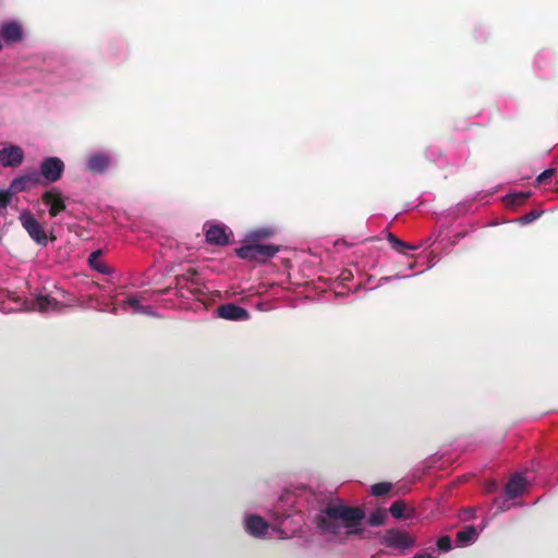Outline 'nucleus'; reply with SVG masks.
I'll return each instance as SVG.
<instances>
[{"mask_svg": "<svg viewBox=\"0 0 558 558\" xmlns=\"http://www.w3.org/2000/svg\"><path fill=\"white\" fill-rule=\"evenodd\" d=\"M324 513L331 519L341 520L344 527L349 529L348 534L362 532L360 529L355 530L365 517V512L362 508L336 504L328 505Z\"/></svg>", "mask_w": 558, "mask_h": 558, "instance_id": "obj_1", "label": "nucleus"}, {"mask_svg": "<svg viewBox=\"0 0 558 558\" xmlns=\"http://www.w3.org/2000/svg\"><path fill=\"white\" fill-rule=\"evenodd\" d=\"M280 247L275 244H260L257 242H251L246 245L235 248L238 257L246 260H253L257 263H266L268 259L274 257Z\"/></svg>", "mask_w": 558, "mask_h": 558, "instance_id": "obj_2", "label": "nucleus"}, {"mask_svg": "<svg viewBox=\"0 0 558 558\" xmlns=\"http://www.w3.org/2000/svg\"><path fill=\"white\" fill-rule=\"evenodd\" d=\"M383 543L389 548L407 550L415 546V538L405 531L389 529L384 535Z\"/></svg>", "mask_w": 558, "mask_h": 558, "instance_id": "obj_3", "label": "nucleus"}, {"mask_svg": "<svg viewBox=\"0 0 558 558\" xmlns=\"http://www.w3.org/2000/svg\"><path fill=\"white\" fill-rule=\"evenodd\" d=\"M20 221L23 228L27 231L29 236L38 244H47V235L43 226L34 218L28 211L24 210L20 215Z\"/></svg>", "mask_w": 558, "mask_h": 558, "instance_id": "obj_4", "label": "nucleus"}, {"mask_svg": "<svg viewBox=\"0 0 558 558\" xmlns=\"http://www.w3.org/2000/svg\"><path fill=\"white\" fill-rule=\"evenodd\" d=\"M39 170L47 183H53L62 177L64 162L58 157H47L40 162Z\"/></svg>", "mask_w": 558, "mask_h": 558, "instance_id": "obj_5", "label": "nucleus"}, {"mask_svg": "<svg viewBox=\"0 0 558 558\" xmlns=\"http://www.w3.org/2000/svg\"><path fill=\"white\" fill-rule=\"evenodd\" d=\"M23 149L16 145H9L0 149V165L9 168H16L24 161Z\"/></svg>", "mask_w": 558, "mask_h": 558, "instance_id": "obj_6", "label": "nucleus"}, {"mask_svg": "<svg viewBox=\"0 0 558 558\" xmlns=\"http://www.w3.org/2000/svg\"><path fill=\"white\" fill-rule=\"evenodd\" d=\"M1 39L10 45L20 43L24 37V29L17 21H7L0 25Z\"/></svg>", "mask_w": 558, "mask_h": 558, "instance_id": "obj_7", "label": "nucleus"}, {"mask_svg": "<svg viewBox=\"0 0 558 558\" xmlns=\"http://www.w3.org/2000/svg\"><path fill=\"white\" fill-rule=\"evenodd\" d=\"M64 308V305L57 301L54 298L49 295H36L31 300V305L27 306L29 311H37L39 313H48V312H60Z\"/></svg>", "mask_w": 558, "mask_h": 558, "instance_id": "obj_8", "label": "nucleus"}, {"mask_svg": "<svg viewBox=\"0 0 558 558\" xmlns=\"http://www.w3.org/2000/svg\"><path fill=\"white\" fill-rule=\"evenodd\" d=\"M41 201L45 205L49 206V215L51 217H57L66 208L60 191L54 187L46 191L41 195Z\"/></svg>", "mask_w": 558, "mask_h": 558, "instance_id": "obj_9", "label": "nucleus"}, {"mask_svg": "<svg viewBox=\"0 0 558 558\" xmlns=\"http://www.w3.org/2000/svg\"><path fill=\"white\" fill-rule=\"evenodd\" d=\"M111 165V157L106 153H95L87 157L86 170L94 174L104 173Z\"/></svg>", "mask_w": 558, "mask_h": 558, "instance_id": "obj_10", "label": "nucleus"}, {"mask_svg": "<svg viewBox=\"0 0 558 558\" xmlns=\"http://www.w3.org/2000/svg\"><path fill=\"white\" fill-rule=\"evenodd\" d=\"M218 315L221 318L229 320H245L250 317L248 312L234 303H226L217 308Z\"/></svg>", "mask_w": 558, "mask_h": 558, "instance_id": "obj_11", "label": "nucleus"}, {"mask_svg": "<svg viewBox=\"0 0 558 558\" xmlns=\"http://www.w3.org/2000/svg\"><path fill=\"white\" fill-rule=\"evenodd\" d=\"M39 183V174L37 172L28 173L25 175H20L15 178L10 186L9 190L12 194L20 193L23 191H26L32 185H36Z\"/></svg>", "mask_w": 558, "mask_h": 558, "instance_id": "obj_12", "label": "nucleus"}, {"mask_svg": "<svg viewBox=\"0 0 558 558\" xmlns=\"http://www.w3.org/2000/svg\"><path fill=\"white\" fill-rule=\"evenodd\" d=\"M206 241L214 245H226L229 242L226 228L222 226L214 225L206 231Z\"/></svg>", "mask_w": 558, "mask_h": 558, "instance_id": "obj_13", "label": "nucleus"}, {"mask_svg": "<svg viewBox=\"0 0 558 558\" xmlns=\"http://www.w3.org/2000/svg\"><path fill=\"white\" fill-rule=\"evenodd\" d=\"M268 527V523L259 515L252 514L246 518V530L254 536L265 535Z\"/></svg>", "mask_w": 558, "mask_h": 558, "instance_id": "obj_14", "label": "nucleus"}, {"mask_svg": "<svg viewBox=\"0 0 558 558\" xmlns=\"http://www.w3.org/2000/svg\"><path fill=\"white\" fill-rule=\"evenodd\" d=\"M338 519H331L327 514H318L315 518V522L323 532H328L333 535H338L341 530V525L337 523Z\"/></svg>", "mask_w": 558, "mask_h": 558, "instance_id": "obj_15", "label": "nucleus"}, {"mask_svg": "<svg viewBox=\"0 0 558 558\" xmlns=\"http://www.w3.org/2000/svg\"><path fill=\"white\" fill-rule=\"evenodd\" d=\"M525 480L520 474H514L505 487V493L510 498L518 497L524 489Z\"/></svg>", "mask_w": 558, "mask_h": 558, "instance_id": "obj_16", "label": "nucleus"}, {"mask_svg": "<svg viewBox=\"0 0 558 558\" xmlns=\"http://www.w3.org/2000/svg\"><path fill=\"white\" fill-rule=\"evenodd\" d=\"M389 512L396 519H412L415 515V509L408 508L405 502L402 500L392 502L389 508Z\"/></svg>", "mask_w": 558, "mask_h": 558, "instance_id": "obj_17", "label": "nucleus"}, {"mask_svg": "<svg viewBox=\"0 0 558 558\" xmlns=\"http://www.w3.org/2000/svg\"><path fill=\"white\" fill-rule=\"evenodd\" d=\"M101 255L100 250L93 252L88 257V264L93 269L106 275L110 272V267L100 260Z\"/></svg>", "mask_w": 558, "mask_h": 558, "instance_id": "obj_18", "label": "nucleus"}, {"mask_svg": "<svg viewBox=\"0 0 558 558\" xmlns=\"http://www.w3.org/2000/svg\"><path fill=\"white\" fill-rule=\"evenodd\" d=\"M387 240L392 245V248L397 251L398 253L404 254L407 250H416L418 248V245H412L409 243H405L398 239L393 233L389 232L387 234Z\"/></svg>", "mask_w": 558, "mask_h": 558, "instance_id": "obj_19", "label": "nucleus"}, {"mask_svg": "<svg viewBox=\"0 0 558 558\" xmlns=\"http://www.w3.org/2000/svg\"><path fill=\"white\" fill-rule=\"evenodd\" d=\"M475 535H476L475 527L473 525H469L465 529L459 531L457 533L456 537H457V542H459L461 544H468L474 539Z\"/></svg>", "mask_w": 558, "mask_h": 558, "instance_id": "obj_20", "label": "nucleus"}, {"mask_svg": "<svg viewBox=\"0 0 558 558\" xmlns=\"http://www.w3.org/2000/svg\"><path fill=\"white\" fill-rule=\"evenodd\" d=\"M392 489V484L388 482H380L372 485L371 492L372 495L376 497H381L387 495Z\"/></svg>", "mask_w": 558, "mask_h": 558, "instance_id": "obj_21", "label": "nucleus"}, {"mask_svg": "<svg viewBox=\"0 0 558 558\" xmlns=\"http://www.w3.org/2000/svg\"><path fill=\"white\" fill-rule=\"evenodd\" d=\"M198 275L195 268H190L185 272L175 277L177 283L181 287L187 282H195V277Z\"/></svg>", "mask_w": 558, "mask_h": 558, "instance_id": "obj_22", "label": "nucleus"}, {"mask_svg": "<svg viewBox=\"0 0 558 558\" xmlns=\"http://www.w3.org/2000/svg\"><path fill=\"white\" fill-rule=\"evenodd\" d=\"M387 519V512L385 509H379L375 512H372L369 518H368V523L372 525V526H379V525H383L385 523Z\"/></svg>", "mask_w": 558, "mask_h": 558, "instance_id": "obj_23", "label": "nucleus"}, {"mask_svg": "<svg viewBox=\"0 0 558 558\" xmlns=\"http://www.w3.org/2000/svg\"><path fill=\"white\" fill-rule=\"evenodd\" d=\"M530 197V193L519 192L507 195L506 199L511 206L522 205Z\"/></svg>", "mask_w": 558, "mask_h": 558, "instance_id": "obj_24", "label": "nucleus"}, {"mask_svg": "<svg viewBox=\"0 0 558 558\" xmlns=\"http://www.w3.org/2000/svg\"><path fill=\"white\" fill-rule=\"evenodd\" d=\"M272 231L269 229H259L250 233L248 239L251 242H257L260 239H267L271 236Z\"/></svg>", "mask_w": 558, "mask_h": 558, "instance_id": "obj_25", "label": "nucleus"}, {"mask_svg": "<svg viewBox=\"0 0 558 558\" xmlns=\"http://www.w3.org/2000/svg\"><path fill=\"white\" fill-rule=\"evenodd\" d=\"M12 196L13 194L9 189L0 190V209H5L10 205Z\"/></svg>", "mask_w": 558, "mask_h": 558, "instance_id": "obj_26", "label": "nucleus"}, {"mask_svg": "<svg viewBox=\"0 0 558 558\" xmlns=\"http://www.w3.org/2000/svg\"><path fill=\"white\" fill-rule=\"evenodd\" d=\"M437 547L441 551H449L451 549V539L449 536L445 535L438 538Z\"/></svg>", "mask_w": 558, "mask_h": 558, "instance_id": "obj_27", "label": "nucleus"}, {"mask_svg": "<svg viewBox=\"0 0 558 558\" xmlns=\"http://www.w3.org/2000/svg\"><path fill=\"white\" fill-rule=\"evenodd\" d=\"M538 217H539V213L532 210V211L523 215L522 217H520L519 221L523 225H526V223L534 221Z\"/></svg>", "mask_w": 558, "mask_h": 558, "instance_id": "obj_28", "label": "nucleus"}, {"mask_svg": "<svg viewBox=\"0 0 558 558\" xmlns=\"http://www.w3.org/2000/svg\"><path fill=\"white\" fill-rule=\"evenodd\" d=\"M125 303L132 307L135 313L144 312V307L141 306L140 301L134 296L129 298Z\"/></svg>", "mask_w": 558, "mask_h": 558, "instance_id": "obj_29", "label": "nucleus"}, {"mask_svg": "<svg viewBox=\"0 0 558 558\" xmlns=\"http://www.w3.org/2000/svg\"><path fill=\"white\" fill-rule=\"evenodd\" d=\"M555 173V169H547L545 171H543L537 178H536V183L538 185L543 184L546 182L547 179H549L550 177H553V174Z\"/></svg>", "mask_w": 558, "mask_h": 558, "instance_id": "obj_30", "label": "nucleus"}, {"mask_svg": "<svg viewBox=\"0 0 558 558\" xmlns=\"http://www.w3.org/2000/svg\"><path fill=\"white\" fill-rule=\"evenodd\" d=\"M412 558H434L430 554H416Z\"/></svg>", "mask_w": 558, "mask_h": 558, "instance_id": "obj_31", "label": "nucleus"}]
</instances>
